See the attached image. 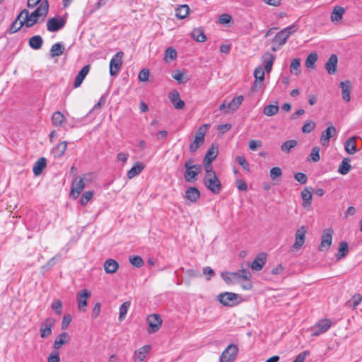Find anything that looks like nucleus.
<instances>
[{
  "label": "nucleus",
  "instance_id": "55",
  "mask_svg": "<svg viewBox=\"0 0 362 362\" xmlns=\"http://www.w3.org/2000/svg\"><path fill=\"white\" fill-rule=\"evenodd\" d=\"M264 71L262 67L258 66L254 71V77L255 80L262 81L264 80Z\"/></svg>",
  "mask_w": 362,
  "mask_h": 362
},
{
  "label": "nucleus",
  "instance_id": "52",
  "mask_svg": "<svg viewBox=\"0 0 362 362\" xmlns=\"http://www.w3.org/2000/svg\"><path fill=\"white\" fill-rule=\"evenodd\" d=\"M129 262L135 267L139 268L144 265V261L140 256H131L129 258Z\"/></svg>",
  "mask_w": 362,
  "mask_h": 362
},
{
  "label": "nucleus",
  "instance_id": "11",
  "mask_svg": "<svg viewBox=\"0 0 362 362\" xmlns=\"http://www.w3.org/2000/svg\"><path fill=\"white\" fill-rule=\"evenodd\" d=\"M332 326L330 320L325 318L318 321L312 328V336L317 337L326 332Z\"/></svg>",
  "mask_w": 362,
  "mask_h": 362
},
{
  "label": "nucleus",
  "instance_id": "27",
  "mask_svg": "<svg viewBox=\"0 0 362 362\" xmlns=\"http://www.w3.org/2000/svg\"><path fill=\"white\" fill-rule=\"evenodd\" d=\"M340 87L341 88L342 92V98L346 101L349 102L351 100L350 93L352 89L351 83L349 81H345L340 83Z\"/></svg>",
  "mask_w": 362,
  "mask_h": 362
},
{
  "label": "nucleus",
  "instance_id": "50",
  "mask_svg": "<svg viewBox=\"0 0 362 362\" xmlns=\"http://www.w3.org/2000/svg\"><path fill=\"white\" fill-rule=\"evenodd\" d=\"M300 60L299 59H294L292 60L290 65V71L295 75H298L300 74Z\"/></svg>",
  "mask_w": 362,
  "mask_h": 362
},
{
  "label": "nucleus",
  "instance_id": "8",
  "mask_svg": "<svg viewBox=\"0 0 362 362\" xmlns=\"http://www.w3.org/2000/svg\"><path fill=\"white\" fill-rule=\"evenodd\" d=\"M124 53L122 51L117 52L110 62V74L115 76L122 66Z\"/></svg>",
  "mask_w": 362,
  "mask_h": 362
},
{
  "label": "nucleus",
  "instance_id": "10",
  "mask_svg": "<svg viewBox=\"0 0 362 362\" xmlns=\"http://www.w3.org/2000/svg\"><path fill=\"white\" fill-rule=\"evenodd\" d=\"M55 324V320L52 317H47L40 324V335L42 339H45L51 336L52 328Z\"/></svg>",
  "mask_w": 362,
  "mask_h": 362
},
{
  "label": "nucleus",
  "instance_id": "25",
  "mask_svg": "<svg viewBox=\"0 0 362 362\" xmlns=\"http://www.w3.org/2000/svg\"><path fill=\"white\" fill-rule=\"evenodd\" d=\"M103 267L107 274H112L118 270L119 264L113 259H108L104 262Z\"/></svg>",
  "mask_w": 362,
  "mask_h": 362
},
{
  "label": "nucleus",
  "instance_id": "60",
  "mask_svg": "<svg viewBox=\"0 0 362 362\" xmlns=\"http://www.w3.org/2000/svg\"><path fill=\"white\" fill-rule=\"evenodd\" d=\"M236 160L238 163V164L246 171H250V165L249 163L247 162L246 159L243 156H238L236 158Z\"/></svg>",
  "mask_w": 362,
  "mask_h": 362
},
{
  "label": "nucleus",
  "instance_id": "62",
  "mask_svg": "<svg viewBox=\"0 0 362 362\" xmlns=\"http://www.w3.org/2000/svg\"><path fill=\"white\" fill-rule=\"evenodd\" d=\"M294 178L300 184H305L308 180L306 175L303 173H297L294 175Z\"/></svg>",
  "mask_w": 362,
  "mask_h": 362
},
{
  "label": "nucleus",
  "instance_id": "63",
  "mask_svg": "<svg viewBox=\"0 0 362 362\" xmlns=\"http://www.w3.org/2000/svg\"><path fill=\"white\" fill-rule=\"evenodd\" d=\"M250 150L256 151L258 148L262 146V141L259 140H250L248 143Z\"/></svg>",
  "mask_w": 362,
  "mask_h": 362
},
{
  "label": "nucleus",
  "instance_id": "7",
  "mask_svg": "<svg viewBox=\"0 0 362 362\" xmlns=\"http://www.w3.org/2000/svg\"><path fill=\"white\" fill-rule=\"evenodd\" d=\"M146 322L148 323L147 332L153 334L159 330L161 327L163 320L158 314H151L147 317Z\"/></svg>",
  "mask_w": 362,
  "mask_h": 362
},
{
  "label": "nucleus",
  "instance_id": "39",
  "mask_svg": "<svg viewBox=\"0 0 362 362\" xmlns=\"http://www.w3.org/2000/svg\"><path fill=\"white\" fill-rule=\"evenodd\" d=\"M275 103V105H266L263 109V113L269 117L276 115L279 112V107L277 102Z\"/></svg>",
  "mask_w": 362,
  "mask_h": 362
},
{
  "label": "nucleus",
  "instance_id": "42",
  "mask_svg": "<svg viewBox=\"0 0 362 362\" xmlns=\"http://www.w3.org/2000/svg\"><path fill=\"white\" fill-rule=\"evenodd\" d=\"M189 8L187 5H180L177 9L175 16L179 19L185 18L189 13Z\"/></svg>",
  "mask_w": 362,
  "mask_h": 362
},
{
  "label": "nucleus",
  "instance_id": "44",
  "mask_svg": "<svg viewBox=\"0 0 362 362\" xmlns=\"http://www.w3.org/2000/svg\"><path fill=\"white\" fill-rule=\"evenodd\" d=\"M297 141L294 139L288 140L284 142L281 146V150L286 153H288L291 150L297 146Z\"/></svg>",
  "mask_w": 362,
  "mask_h": 362
},
{
  "label": "nucleus",
  "instance_id": "5",
  "mask_svg": "<svg viewBox=\"0 0 362 362\" xmlns=\"http://www.w3.org/2000/svg\"><path fill=\"white\" fill-rule=\"evenodd\" d=\"M209 125L204 124L199 127L195 135L193 142L189 146V151L195 152L204 142V136L208 131Z\"/></svg>",
  "mask_w": 362,
  "mask_h": 362
},
{
  "label": "nucleus",
  "instance_id": "32",
  "mask_svg": "<svg viewBox=\"0 0 362 362\" xmlns=\"http://www.w3.org/2000/svg\"><path fill=\"white\" fill-rule=\"evenodd\" d=\"M356 141V137L351 136L346 141L344 148L347 153L353 155L357 151Z\"/></svg>",
  "mask_w": 362,
  "mask_h": 362
},
{
  "label": "nucleus",
  "instance_id": "30",
  "mask_svg": "<svg viewBox=\"0 0 362 362\" xmlns=\"http://www.w3.org/2000/svg\"><path fill=\"white\" fill-rule=\"evenodd\" d=\"M23 26L25 27V22L23 16H20V13L16 16L14 21L12 23L9 28L10 33H15L18 31Z\"/></svg>",
  "mask_w": 362,
  "mask_h": 362
},
{
  "label": "nucleus",
  "instance_id": "24",
  "mask_svg": "<svg viewBox=\"0 0 362 362\" xmlns=\"http://www.w3.org/2000/svg\"><path fill=\"white\" fill-rule=\"evenodd\" d=\"M344 12L345 10L343 7L335 6L331 13V21L335 24L339 23L341 21Z\"/></svg>",
  "mask_w": 362,
  "mask_h": 362
},
{
  "label": "nucleus",
  "instance_id": "15",
  "mask_svg": "<svg viewBox=\"0 0 362 362\" xmlns=\"http://www.w3.org/2000/svg\"><path fill=\"white\" fill-rule=\"evenodd\" d=\"M66 21L62 18H52L47 21V28L49 32H57L64 27Z\"/></svg>",
  "mask_w": 362,
  "mask_h": 362
},
{
  "label": "nucleus",
  "instance_id": "34",
  "mask_svg": "<svg viewBox=\"0 0 362 362\" xmlns=\"http://www.w3.org/2000/svg\"><path fill=\"white\" fill-rule=\"evenodd\" d=\"M47 162L45 158H39L34 164L33 171L35 175H39L46 167Z\"/></svg>",
  "mask_w": 362,
  "mask_h": 362
},
{
  "label": "nucleus",
  "instance_id": "31",
  "mask_svg": "<svg viewBox=\"0 0 362 362\" xmlns=\"http://www.w3.org/2000/svg\"><path fill=\"white\" fill-rule=\"evenodd\" d=\"M301 197L303 199V206L304 208L310 206L313 197L312 189L308 187L305 188L301 192Z\"/></svg>",
  "mask_w": 362,
  "mask_h": 362
},
{
  "label": "nucleus",
  "instance_id": "38",
  "mask_svg": "<svg viewBox=\"0 0 362 362\" xmlns=\"http://www.w3.org/2000/svg\"><path fill=\"white\" fill-rule=\"evenodd\" d=\"M349 252V245L348 243L345 241L340 243L339 246L338 252L336 255V258L337 260H340L341 259L345 257Z\"/></svg>",
  "mask_w": 362,
  "mask_h": 362
},
{
  "label": "nucleus",
  "instance_id": "14",
  "mask_svg": "<svg viewBox=\"0 0 362 362\" xmlns=\"http://www.w3.org/2000/svg\"><path fill=\"white\" fill-rule=\"evenodd\" d=\"M91 296V292L88 289H83L76 294L78 308L80 311H85L88 305V298Z\"/></svg>",
  "mask_w": 362,
  "mask_h": 362
},
{
  "label": "nucleus",
  "instance_id": "47",
  "mask_svg": "<svg viewBox=\"0 0 362 362\" xmlns=\"http://www.w3.org/2000/svg\"><path fill=\"white\" fill-rule=\"evenodd\" d=\"M317 54L316 52H312L310 53L306 60H305V66L308 68V69H313L314 66H315V64L316 63L317 60Z\"/></svg>",
  "mask_w": 362,
  "mask_h": 362
},
{
  "label": "nucleus",
  "instance_id": "61",
  "mask_svg": "<svg viewBox=\"0 0 362 362\" xmlns=\"http://www.w3.org/2000/svg\"><path fill=\"white\" fill-rule=\"evenodd\" d=\"M139 80L142 82H146L148 80L149 78V71L147 69H143L139 73Z\"/></svg>",
  "mask_w": 362,
  "mask_h": 362
},
{
  "label": "nucleus",
  "instance_id": "33",
  "mask_svg": "<svg viewBox=\"0 0 362 362\" xmlns=\"http://www.w3.org/2000/svg\"><path fill=\"white\" fill-rule=\"evenodd\" d=\"M218 147L214 144L207 150L206 153L204 158V161L207 163H212V161L217 157Z\"/></svg>",
  "mask_w": 362,
  "mask_h": 362
},
{
  "label": "nucleus",
  "instance_id": "59",
  "mask_svg": "<svg viewBox=\"0 0 362 362\" xmlns=\"http://www.w3.org/2000/svg\"><path fill=\"white\" fill-rule=\"evenodd\" d=\"M282 170L279 167H274L270 170V178L274 180L276 177L281 176Z\"/></svg>",
  "mask_w": 362,
  "mask_h": 362
},
{
  "label": "nucleus",
  "instance_id": "56",
  "mask_svg": "<svg viewBox=\"0 0 362 362\" xmlns=\"http://www.w3.org/2000/svg\"><path fill=\"white\" fill-rule=\"evenodd\" d=\"M315 128V123L312 121H308L302 127V132L303 133H310L313 131Z\"/></svg>",
  "mask_w": 362,
  "mask_h": 362
},
{
  "label": "nucleus",
  "instance_id": "43",
  "mask_svg": "<svg viewBox=\"0 0 362 362\" xmlns=\"http://www.w3.org/2000/svg\"><path fill=\"white\" fill-rule=\"evenodd\" d=\"M67 147L66 141L60 142L54 148L53 153L56 157H61L64 155Z\"/></svg>",
  "mask_w": 362,
  "mask_h": 362
},
{
  "label": "nucleus",
  "instance_id": "48",
  "mask_svg": "<svg viewBox=\"0 0 362 362\" xmlns=\"http://www.w3.org/2000/svg\"><path fill=\"white\" fill-rule=\"evenodd\" d=\"M131 305L130 301L124 302L119 307V320L120 321L124 319L127 311Z\"/></svg>",
  "mask_w": 362,
  "mask_h": 362
},
{
  "label": "nucleus",
  "instance_id": "40",
  "mask_svg": "<svg viewBox=\"0 0 362 362\" xmlns=\"http://www.w3.org/2000/svg\"><path fill=\"white\" fill-rule=\"evenodd\" d=\"M43 43V40L40 35H35L29 39V45L34 49H39L41 48Z\"/></svg>",
  "mask_w": 362,
  "mask_h": 362
},
{
  "label": "nucleus",
  "instance_id": "16",
  "mask_svg": "<svg viewBox=\"0 0 362 362\" xmlns=\"http://www.w3.org/2000/svg\"><path fill=\"white\" fill-rule=\"evenodd\" d=\"M150 345H145L136 350L133 354L132 358L134 362H144L151 351Z\"/></svg>",
  "mask_w": 362,
  "mask_h": 362
},
{
  "label": "nucleus",
  "instance_id": "17",
  "mask_svg": "<svg viewBox=\"0 0 362 362\" xmlns=\"http://www.w3.org/2000/svg\"><path fill=\"white\" fill-rule=\"evenodd\" d=\"M337 133L336 128L331 125L328 127L325 131L322 132L320 136V144L323 146H327L329 143V139L333 137Z\"/></svg>",
  "mask_w": 362,
  "mask_h": 362
},
{
  "label": "nucleus",
  "instance_id": "57",
  "mask_svg": "<svg viewBox=\"0 0 362 362\" xmlns=\"http://www.w3.org/2000/svg\"><path fill=\"white\" fill-rule=\"evenodd\" d=\"M310 159L314 162H317L320 159V147L315 146L312 149L311 153L310 154Z\"/></svg>",
  "mask_w": 362,
  "mask_h": 362
},
{
  "label": "nucleus",
  "instance_id": "51",
  "mask_svg": "<svg viewBox=\"0 0 362 362\" xmlns=\"http://www.w3.org/2000/svg\"><path fill=\"white\" fill-rule=\"evenodd\" d=\"M275 56L272 53L265 52L262 57V61L264 65L273 64Z\"/></svg>",
  "mask_w": 362,
  "mask_h": 362
},
{
  "label": "nucleus",
  "instance_id": "58",
  "mask_svg": "<svg viewBox=\"0 0 362 362\" xmlns=\"http://www.w3.org/2000/svg\"><path fill=\"white\" fill-rule=\"evenodd\" d=\"M93 195V192L92 191L85 192L83 194V195L80 199V203L82 205H86L90 201V199L92 198Z\"/></svg>",
  "mask_w": 362,
  "mask_h": 362
},
{
  "label": "nucleus",
  "instance_id": "54",
  "mask_svg": "<svg viewBox=\"0 0 362 362\" xmlns=\"http://www.w3.org/2000/svg\"><path fill=\"white\" fill-rule=\"evenodd\" d=\"M177 57V52L173 47H168L165 52V60H174Z\"/></svg>",
  "mask_w": 362,
  "mask_h": 362
},
{
  "label": "nucleus",
  "instance_id": "3",
  "mask_svg": "<svg viewBox=\"0 0 362 362\" xmlns=\"http://www.w3.org/2000/svg\"><path fill=\"white\" fill-rule=\"evenodd\" d=\"M185 171L184 177L187 182H194L197 180L198 175L202 171V165L199 164H194L193 159H188L184 165Z\"/></svg>",
  "mask_w": 362,
  "mask_h": 362
},
{
  "label": "nucleus",
  "instance_id": "2",
  "mask_svg": "<svg viewBox=\"0 0 362 362\" xmlns=\"http://www.w3.org/2000/svg\"><path fill=\"white\" fill-rule=\"evenodd\" d=\"M298 28L299 25L298 24L293 23L278 32L272 40L271 49L273 52H276L280 49V48L286 43L288 37L294 34Z\"/></svg>",
  "mask_w": 362,
  "mask_h": 362
},
{
  "label": "nucleus",
  "instance_id": "26",
  "mask_svg": "<svg viewBox=\"0 0 362 362\" xmlns=\"http://www.w3.org/2000/svg\"><path fill=\"white\" fill-rule=\"evenodd\" d=\"M89 71H90V65H86L80 70V71L77 74V76L75 78V81H74V88H78L81 85L83 81L84 80L86 76L88 75Z\"/></svg>",
  "mask_w": 362,
  "mask_h": 362
},
{
  "label": "nucleus",
  "instance_id": "18",
  "mask_svg": "<svg viewBox=\"0 0 362 362\" xmlns=\"http://www.w3.org/2000/svg\"><path fill=\"white\" fill-rule=\"evenodd\" d=\"M168 98L173 107L177 110H181L185 107V102L180 99V93L177 90H173L168 94Z\"/></svg>",
  "mask_w": 362,
  "mask_h": 362
},
{
  "label": "nucleus",
  "instance_id": "46",
  "mask_svg": "<svg viewBox=\"0 0 362 362\" xmlns=\"http://www.w3.org/2000/svg\"><path fill=\"white\" fill-rule=\"evenodd\" d=\"M362 302V295L355 294L346 303L347 306L355 309Z\"/></svg>",
  "mask_w": 362,
  "mask_h": 362
},
{
  "label": "nucleus",
  "instance_id": "28",
  "mask_svg": "<svg viewBox=\"0 0 362 362\" xmlns=\"http://www.w3.org/2000/svg\"><path fill=\"white\" fill-rule=\"evenodd\" d=\"M144 165L143 163L138 161L132 167L130 170L127 171V176L129 179H132L144 169Z\"/></svg>",
  "mask_w": 362,
  "mask_h": 362
},
{
  "label": "nucleus",
  "instance_id": "45",
  "mask_svg": "<svg viewBox=\"0 0 362 362\" xmlns=\"http://www.w3.org/2000/svg\"><path fill=\"white\" fill-rule=\"evenodd\" d=\"M233 274H237L238 276L234 277L235 279V281L238 283L240 282L241 279L243 280H250L251 278V274L250 272L245 269H240L237 272H233Z\"/></svg>",
  "mask_w": 362,
  "mask_h": 362
},
{
  "label": "nucleus",
  "instance_id": "4",
  "mask_svg": "<svg viewBox=\"0 0 362 362\" xmlns=\"http://www.w3.org/2000/svg\"><path fill=\"white\" fill-rule=\"evenodd\" d=\"M217 300L224 306L233 307L240 303V296L235 293L224 292L218 295Z\"/></svg>",
  "mask_w": 362,
  "mask_h": 362
},
{
  "label": "nucleus",
  "instance_id": "9",
  "mask_svg": "<svg viewBox=\"0 0 362 362\" xmlns=\"http://www.w3.org/2000/svg\"><path fill=\"white\" fill-rule=\"evenodd\" d=\"M333 230L332 228H325L323 230L321 237V243L319 245L318 250L320 252L327 251L332 243Z\"/></svg>",
  "mask_w": 362,
  "mask_h": 362
},
{
  "label": "nucleus",
  "instance_id": "23",
  "mask_svg": "<svg viewBox=\"0 0 362 362\" xmlns=\"http://www.w3.org/2000/svg\"><path fill=\"white\" fill-rule=\"evenodd\" d=\"M243 99L244 98L243 95H239L234 98L229 103L227 104L226 114H230L237 110L239 106L243 103Z\"/></svg>",
  "mask_w": 362,
  "mask_h": 362
},
{
  "label": "nucleus",
  "instance_id": "19",
  "mask_svg": "<svg viewBox=\"0 0 362 362\" xmlns=\"http://www.w3.org/2000/svg\"><path fill=\"white\" fill-rule=\"evenodd\" d=\"M267 261V255L262 252L258 254L250 264V268L255 271H260L264 266Z\"/></svg>",
  "mask_w": 362,
  "mask_h": 362
},
{
  "label": "nucleus",
  "instance_id": "53",
  "mask_svg": "<svg viewBox=\"0 0 362 362\" xmlns=\"http://www.w3.org/2000/svg\"><path fill=\"white\" fill-rule=\"evenodd\" d=\"M52 310L57 315H61L62 313V302L59 299H54L51 305Z\"/></svg>",
  "mask_w": 362,
  "mask_h": 362
},
{
  "label": "nucleus",
  "instance_id": "49",
  "mask_svg": "<svg viewBox=\"0 0 362 362\" xmlns=\"http://www.w3.org/2000/svg\"><path fill=\"white\" fill-rule=\"evenodd\" d=\"M221 276L223 280L228 284H231L237 282L234 277L238 276L237 274H233V272H222Z\"/></svg>",
  "mask_w": 362,
  "mask_h": 362
},
{
  "label": "nucleus",
  "instance_id": "12",
  "mask_svg": "<svg viewBox=\"0 0 362 362\" xmlns=\"http://www.w3.org/2000/svg\"><path fill=\"white\" fill-rule=\"evenodd\" d=\"M307 230L305 226H302L296 230L295 233V243L292 245L293 251H298L304 245L305 241V234Z\"/></svg>",
  "mask_w": 362,
  "mask_h": 362
},
{
  "label": "nucleus",
  "instance_id": "22",
  "mask_svg": "<svg viewBox=\"0 0 362 362\" xmlns=\"http://www.w3.org/2000/svg\"><path fill=\"white\" fill-rule=\"evenodd\" d=\"M70 340V336L67 332H62L59 334L53 344V347L55 350L59 349L63 345L67 344Z\"/></svg>",
  "mask_w": 362,
  "mask_h": 362
},
{
  "label": "nucleus",
  "instance_id": "13",
  "mask_svg": "<svg viewBox=\"0 0 362 362\" xmlns=\"http://www.w3.org/2000/svg\"><path fill=\"white\" fill-rule=\"evenodd\" d=\"M238 347L235 344H230L223 351L220 356V362H233L238 353Z\"/></svg>",
  "mask_w": 362,
  "mask_h": 362
},
{
  "label": "nucleus",
  "instance_id": "6",
  "mask_svg": "<svg viewBox=\"0 0 362 362\" xmlns=\"http://www.w3.org/2000/svg\"><path fill=\"white\" fill-rule=\"evenodd\" d=\"M204 184L209 191L215 194H219L221 191V183L216 174L205 176L204 178Z\"/></svg>",
  "mask_w": 362,
  "mask_h": 362
},
{
  "label": "nucleus",
  "instance_id": "29",
  "mask_svg": "<svg viewBox=\"0 0 362 362\" xmlns=\"http://www.w3.org/2000/svg\"><path fill=\"white\" fill-rule=\"evenodd\" d=\"M337 62L338 59L336 54H332L329 57L325 64V69L329 74H334L336 72Z\"/></svg>",
  "mask_w": 362,
  "mask_h": 362
},
{
  "label": "nucleus",
  "instance_id": "20",
  "mask_svg": "<svg viewBox=\"0 0 362 362\" xmlns=\"http://www.w3.org/2000/svg\"><path fill=\"white\" fill-rule=\"evenodd\" d=\"M84 187L85 183L83 178H80L78 180L75 179L72 183L70 196H71L74 199H76L84 189Z\"/></svg>",
  "mask_w": 362,
  "mask_h": 362
},
{
  "label": "nucleus",
  "instance_id": "21",
  "mask_svg": "<svg viewBox=\"0 0 362 362\" xmlns=\"http://www.w3.org/2000/svg\"><path fill=\"white\" fill-rule=\"evenodd\" d=\"M200 197L199 190L194 187H189L186 189L185 198L191 203H195Z\"/></svg>",
  "mask_w": 362,
  "mask_h": 362
},
{
  "label": "nucleus",
  "instance_id": "36",
  "mask_svg": "<svg viewBox=\"0 0 362 362\" xmlns=\"http://www.w3.org/2000/svg\"><path fill=\"white\" fill-rule=\"evenodd\" d=\"M350 158H344L342 161L341 162L339 166V168H338V172L343 175H345L346 174H348V173L350 171L351 168V166L350 165Z\"/></svg>",
  "mask_w": 362,
  "mask_h": 362
},
{
  "label": "nucleus",
  "instance_id": "1",
  "mask_svg": "<svg viewBox=\"0 0 362 362\" xmlns=\"http://www.w3.org/2000/svg\"><path fill=\"white\" fill-rule=\"evenodd\" d=\"M49 11L48 0H43L37 8L30 13L26 8L23 9L20 12V16L23 17L25 22V28H31L35 24L43 21Z\"/></svg>",
  "mask_w": 362,
  "mask_h": 362
},
{
  "label": "nucleus",
  "instance_id": "37",
  "mask_svg": "<svg viewBox=\"0 0 362 362\" xmlns=\"http://www.w3.org/2000/svg\"><path fill=\"white\" fill-rule=\"evenodd\" d=\"M51 120L54 126L61 127L65 122V117L61 112L57 111L53 113Z\"/></svg>",
  "mask_w": 362,
  "mask_h": 362
},
{
  "label": "nucleus",
  "instance_id": "41",
  "mask_svg": "<svg viewBox=\"0 0 362 362\" xmlns=\"http://www.w3.org/2000/svg\"><path fill=\"white\" fill-rule=\"evenodd\" d=\"M64 50V47L61 43H55L52 46L50 49V56L51 57L61 56L63 54Z\"/></svg>",
  "mask_w": 362,
  "mask_h": 362
},
{
  "label": "nucleus",
  "instance_id": "64",
  "mask_svg": "<svg viewBox=\"0 0 362 362\" xmlns=\"http://www.w3.org/2000/svg\"><path fill=\"white\" fill-rule=\"evenodd\" d=\"M232 18L231 16L228 13H223L219 16L218 17V22L221 24H226L231 21Z\"/></svg>",
  "mask_w": 362,
  "mask_h": 362
},
{
  "label": "nucleus",
  "instance_id": "35",
  "mask_svg": "<svg viewBox=\"0 0 362 362\" xmlns=\"http://www.w3.org/2000/svg\"><path fill=\"white\" fill-rule=\"evenodd\" d=\"M191 36L194 40L199 42H204L206 40V36L203 30L200 28H194L191 33Z\"/></svg>",
  "mask_w": 362,
  "mask_h": 362
}]
</instances>
